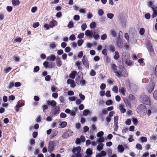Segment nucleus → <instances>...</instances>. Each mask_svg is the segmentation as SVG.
Wrapping results in <instances>:
<instances>
[{
    "label": "nucleus",
    "mask_w": 157,
    "mask_h": 157,
    "mask_svg": "<svg viewBox=\"0 0 157 157\" xmlns=\"http://www.w3.org/2000/svg\"><path fill=\"white\" fill-rule=\"evenodd\" d=\"M109 50L112 52H114L115 51L114 47L112 45H110L109 46Z\"/></svg>",
    "instance_id": "43"
},
{
    "label": "nucleus",
    "mask_w": 157,
    "mask_h": 157,
    "mask_svg": "<svg viewBox=\"0 0 157 157\" xmlns=\"http://www.w3.org/2000/svg\"><path fill=\"white\" fill-rule=\"evenodd\" d=\"M13 58L17 62H18L20 61V58L19 56L17 55H14L13 56Z\"/></svg>",
    "instance_id": "21"
},
{
    "label": "nucleus",
    "mask_w": 157,
    "mask_h": 157,
    "mask_svg": "<svg viewBox=\"0 0 157 157\" xmlns=\"http://www.w3.org/2000/svg\"><path fill=\"white\" fill-rule=\"evenodd\" d=\"M39 25V23L38 22L34 23L33 24V27L34 28L37 27Z\"/></svg>",
    "instance_id": "60"
},
{
    "label": "nucleus",
    "mask_w": 157,
    "mask_h": 157,
    "mask_svg": "<svg viewBox=\"0 0 157 157\" xmlns=\"http://www.w3.org/2000/svg\"><path fill=\"white\" fill-rule=\"evenodd\" d=\"M85 34L87 37H93L96 40H98L99 38L98 33L97 32L94 31L93 32L92 31L89 30H86L85 32Z\"/></svg>",
    "instance_id": "1"
},
{
    "label": "nucleus",
    "mask_w": 157,
    "mask_h": 157,
    "mask_svg": "<svg viewBox=\"0 0 157 157\" xmlns=\"http://www.w3.org/2000/svg\"><path fill=\"white\" fill-rule=\"evenodd\" d=\"M60 109L59 107L58 106H56L53 109V113L54 115H56L59 113Z\"/></svg>",
    "instance_id": "10"
},
{
    "label": "nucleus",
    "mask_w": 157,
    "mask_h": 157,
    "mask_svg": "<svg viewBox=\"0 0 157 157\" xmlns=\"http://www.w3.org/2000/svg\"><path fill=\"white\" fill-rule=\"evenodd\" d=\"M146 108V106L144 104H141L138 105L137 107V110L139 111H143Z\"/></svg>",
    "instance_id": "9"
},
{
    "label": "nucleus",
    "mask_w": 157,
    "mask_h": 157,
    "mask_svg": "<svg viewBox=\"0 0 157 157\" xmlns=\"http://www.w3.org/2000/svg\"><path fill=\"white\" fill-rule=\"evenodd\" d=\"M57 25V22L56 21L53 20L50 22L49 26L51 28H53Z\"/></svg>",
    "instance_id": "13"
},
{
    "label": "nucleus",
    "mask_w": 157,
    "mask_h": 157,
    "mask_svg": "<svg viewBox=\"0 0 157 157\" xmlns=\"http://www.w3.org/2000/svg\"><path fill=\"white\" fill-rule=\"evenodd\" d=\"M68 136L70 137L72 136V134L73 133V132L71 130H69L67 132H66Z\"/></svg>",
    "instance_id": "44"
},
{
    "label": "nucleus",
    "mask_w": 157,
    "mask_h": 157,
    "mask_svg": "<svg viewBox=\"0 0 157 157\" xmlns=\"http://www.w3.org/2000/svg\"><path fill=\"white\" fill-rule=\"evenodd\" d=\"M111 68L112 71L115 73L117 77L119 76V72L117 71V67L115 64H111Z\"/></svg>",
    "instance_id": "3"
},
{
    "label": "nucleus",
    "mask_w": 157,
    "mask_h": 157,
    "mask_svg": "<svg viewBox=\"0 0 157 157\" xmlns=\"http://www.w3.org/2000/svg\"><path fill=\"white\" fill-rule=\"evenodd\" d=\"M43 64L45 68H47L48 67L49 63L48 62L45 61L43 63Z\"/></svg>",
    "instance_id": "42"
},
{
    "label": "nucleus",
    "mask_w": 157,
    "mask_h": 157,
    "mask_svg": "<svg viewBox=\"0 0 157 157\" xmlns=\"http://www.w3.org/2000/svg\"><path fill=\"white\" fill-rule=\"evenodd\" d=\"M151 139L153 140L154 141H155L157 140V135H152L151 136Z\"/></svg>",
    "instance_id": "46"
},
{
    "label": "nucleus",
    "mask_w": 157,
    "mask_h": 157,
    "mask_svg": "<svg viewBox=\"0 0 157 157\" xmlns=\"http://www.w3.org/2000/svg\"><path fill=\"white\" fill-rule=\"evenodd\" d=\"M59 99L60 101L62 103V104H61V105H63L64 101V97L63 96H60L59 97Z\"/></svg>",
    "instance_id": "37"
},
{
    "label": "nucleus",
    "mask_w": 157,
    "mask_h": 157,
    "mask_svg": "<svg viewBox=\"0 0 157 157\" xmlns=\"http://www.w3.org/2000/svg\"><path fill=\"white\" fill-rule=\"evenodd\" d=\"M113 103L112 101L111 100H107L105 102V104L107 105H111Z\"/></svg>",
    "instance_id": "41"
},
{
    "label": "nucleus",
    "mask_w": 157,
    "mask_h": 157,
    "mask_svg": "<svg viewBox=\"0 0 157 157\" xmlns=\"http://www.w3.org/2000/svg\"><path fill=\"white\" fill-rule=\"evenodd\" d=\"M107 82L110 85H112L113 84L114 80L111 78L107 80Z\"/></svg>",
    "instance_id": "29"
},
{
    "label": "nucleus",
    "mask_w": 157,
    "mask_h": 157,
    "mask_svg": "<svg viewBox=\"0 0 157 157\" xmlns=\"http://www.w3.org/2000/svg\"><path fill=\"white\" fill-rule=\"evenodd\" d=\"M83 42H84V41L83 40H82V39L79 40L77 42V43H78V46H81L82 45V44L83 43Z\"/></svg>",
    "instance_id": "34"
},
{
    "label": "nucleus",
    "mask_w": 157,
    "mask_h": 157,
    "mask_svg": "<svg viewBox=\"0 0 157 157\" xmlns=\"http://www.w3.org/2000/svg\"><path fill=\"white\" fill-rule=\"evenodd\" d=\"M98 14L100 16H102L104 14V12L102 9H99L98 10Z\"/></svg>",
    "instance_id": "30"
},
{
    "label": "nucleus",
    "mask_w": 157,
    "mask_h": 157,
    "mask_svg": "<svg viewBox=\"0 0 157 157\" xmlns=\"http://www.w3.org/2000/svg\"><path fill=\"white\" fill-rule=\"evenodd\" d=\"M141 140V142L142 143L144 142H146L147 141V139L146 137H142L140 138Z\"/></svg>",
    "instance_id": "50"
},
{
    "label": "nucleus",
    "mask_w": 157,
    "mask_h": 157,
    "mask_svg": "<svg viewBox=\"0 0 157 157\" xmlns=\"http://www.w3.org/2000/svg\"><path fill=\"white\" fill-rule=\"evenodd\" d=\"M54 148V143L52 142H49L48 146V151L50 153L52 152Z\"/></svg>",
    "instance_id": "6"
},
{
    "label": "nucleus",
    "mask_w": 157,
    "mask_h": 157,
    "mask_svg": "<svg viewBox=\"0 0 157 157\" xmlns=\"http://www.w3.org/2000/svg\"><path fill=\"white\" fill-rule=\"evenodd\" d=\"M107 17L110 19H112L114 16V14L112 13H108L107 14Z\"/></svg>",
    "instance_id": "35"
},
{
    "label": "nucleus",
    "mask_w": 157,
    "mask_h": 157,
    "mask_svg": "<svg viewBox=\"0 0 157 157\" xmlns=\"http://www.w3.org/2000/svg\"><path fill=\"white\" fill-rule=\"evenodd\" d=\"M77 73V72L76 71H74L70 74L69 75V77L72 79H74Z\"/></svg>",
    "instance_id": "15"
},
{
    "label": "nucleus",
    "mask_w": 157,
    "mask_h": 157,
    "mask_svg": "<svg viewBox=\"0 0 157 157\" xmlns=\"http://www.w3.org/2000/svg\"><path fill=\"white\" fill-rule=\"evenodd\" d=\"M12 68L10 67H8L4 70V72L5 73H7L10 71L11 70Z\"/></svg>",
    "instance_id": "63"
},
{
    "label": "nucleus",
    "mask_w": 157,
    "mask_h": 157,
    "mask_svg": "<svg viewBox=\"0 0 157 157\" xmlns=\"http://www.w3.org/2000/svg\"><path fill=\"white\" fill-rule=\"evenodd\" d=\"M147 4L148 6L149 7H151L152 9V8H154V6L153 5V4L151 1H149L147 2Z\"/></svg>",
    "instance_id": "27"
},
{
    "label": "nucleus",
    "mask_w": 157,
    "mask_h": 157,
    "mask_svg": "<svg viewBox=\"0 0 157 157\" xmlns=\"http://www.w3.org/2000/svg\"><path fill=\"white\" fill-rule=\"evenodd\" d=\"M112 90L115 93H117L118 92V89L117 86H114L112 89Z\"/></svg>",
    "instance_id": "40"
},
{
    "label": "nucleus",
    "mask_w": 157,
    "mask_h": 157,
    "mask_svg": "<svg viewBox=\"0 0 157 157\" xmlns=\"http://www.w3.org/2000/svg\"><path fill=\"white\" fill-rule=\"evenodd\" d=\"M62 137L64 139H66L67 138L69 137L67 133L65 132L62 135Z\"/></svg>",
    "instance_id": "55"
},
{
    "label": "nucleus",
    "mask_w": 157,
    "mask_h": 157,
    "mask_svg": "<svg viewBox=\"0 0 157 157\" xmlns=\"http://www.w3.org/2000/svg\"><path fill=\"white\" fill-rule=\"evenodd\" d=\"M106 87V85L104 83H102L100 86V88L101 90H104Z\"/></svg>",
    "instance_id": "54"
},
{
    "label": "nucleus",
    "mask_w": 157,
    "mask_h": 157,
    "mask_svg": "<svg viewBox=\"0 0 157 157\" xmlns=\"http://www.w3.org/2000/svg\"><path fill=\"white\" fill-rule=\"evenodd\" d=\"M109 33L113 37H115L117 34V32L114 29H112L110 31Z\"/></svg>",
    "instance_id": "14"
},
{
    "label": "nucleus",
    "mask_w": 157,
    "mask_h": 157,
    "mask_svg": "<svg viewBox=\"0 0 157 157\" xmlns=\"http://www.w3.org/2000/svg\"><path fill=\"white\" fill-rule=\"evenodd\" d=\"M86 153L88 155H92L93 154L92 150L90 148H88L86 151Z\"/></svg>",
    "instance_id": "22"
},
{
    "label": "nucleus",
    "mask_w": 157,
    "mask_h": 157,
    "mask_svg": "<svg viewBox=\"0 0 157 157\" xmlns=\"http://www.w3.org/2000/svg\"><path fill=\"white\" fill-rule=\"evenodd\" d=\"M136 148L137 149L140 150L142 149V147L141 145L139 144H136Z\"/></svg>",
    "instance_id": "45"
},
{
    "label": "nucleus",
    "mask_w": 157,
    "mask_h": 157,
    "mask_svg": "<svg viewBox=\"0 0 157 157\" xmlns=\"http://www.w3.org/2000/svg\"><path fill=\"white\" fill-rule=\"evenodd\" d=\"M58 133V132L56 130H53L52 132V137H54L56 136Z\"/></svg>",
    "instance_id": "33"
},
{
    "label": "nucleus",
    "mask_w": 157,
    "mask_h": 157,
    "mask_svg": "<svg viewBox=\"0 0 157 157\" xmlns=\"http://www.w3.org/2000/svg\"><path fill=\"white\" fill-rule=\"evenodd\" d=\"M114 54L115 55L113 56V58L114 59L117 60L119 58V53L117 51H116Z\"/></svg>",
    "instance_id": "26"
},
{
    "label": "nucleus",
    "mask_w": 157,
    "mask_h": 157,
    "mask_svg": "<svg viewBox=\"0 0 157 157\" xmlns=\"http://www.w3.org/2000/svg\"><path fill=\"white\" fill-rule=\"evenodd\" d=\"M124 102L126 106H128L129 107H130L131 104L129 101L127 99L124 100Z\"/></svg>",
    "instance_id": "32"
},
{
    "label": "nucleus",
    "mask_w": 157,
    "mask_h": 157,
    "mask_svg": "<svg viewBox=\"0 0 157 157\" xmlns=\"http://www.w3.org/2000/svg\"><path fill=\"white\" fill-rule=\"evenodd\" d=\"M79 97L80 98L81 100H85V97L84 95H83L81 93H80L79 94Z\"/></svg>",
    "instance_id": "58"
},
{
    "label": "nucleus",
    "mask_w": 157,
    "mask_h": 157,
    "mask_svg": "<svg viewBox=\"0 0 157 157\" xmlns=\"http://www.w3.org/2000/svg\"><path fill=\"white\" fill-rule=\"evenodd\" d=\"M117 149L118 152L121 153L123 152L124 150V148L123 146L121 145H119L118 146Z\"/></svg>",
    "instance_id": "17"
},
{
    "label": "nucleus",
    "mask_w": 157,
    "mask_h": 157,
    "mask_svg": "<svg viewBox=\"0 0 157 157\" xmlns=\"http://www.w3.org/2000/svg\"><path fill=\"white\" fill-rule=\"evenodd\" d=\"M108 157H110L112 155V151L111 149H109L108 151Z\"/></svg>",
    "instance_id": "52"
},
{
    "label": "nucleus",
    "mask_w": 157,
    "mask_h": 157,
    "mask_svg": "<svg viewBox=\"0 0 157 157\" xmlns=\"http://www.w3.org/2000/svg\"><path fill=\"white\" fill-rule=\"evenodd\" d=\"M67 124L66 122L63 121L59 124V126L60 128H64L67 126Z\"/></svg>",
    "instance_id": "18"
},
{
    "label": "nucleus",
    "mask_w": 157,
    "mask_h": 157,
    "mask_svg": "<svg viewBox=\"0 0 157 157\" xmlns=\"http://www.w3.org/2000/svg\"><path fill=\"white\" fill-rule=\"evenodd\" d=\"M56 58L54 55H52L50 56L47 57V59L48 61H54Z\"/></svg>",
    "instance_id": "8"
},
{
    "label": "nucleus",
    "mask_w": 157,
    "mask_h": 157,
    "mask_svg": "<svg viewBox=\"0 0 157 157\" xmlns=\"http://www.w3.org/2000/svg\"><path fill=\"white\" fill-rule=\"evenodd\" d=\"M103 144L102 143L98 145L97 147V149L99 151H100L103 148Z\"/></svg>",
    "instance_id": "19"
},
{
    "label": "nucleus",
    "mask_w": 157,
    "mask_h": 157,
    "mask_svg": "<svg viewBox=\"0 0 157 157\" xmlns=\"http://www.w3.org/2000/svg\"><path fill=\"white\" fill-rule=\"evenodd\" d=\"M12 2L13 5L14 6H17L19 4V1L18 0H12Z\"/></svg>",
    "instance_id": "24"
},
{
    "label": "nucleus",
    "mask_w": 157,
    "mask_h": 157,
    "mask_svg": "<svg viewBox=\"0 0 157 157\" xmlns=\"http://www.w3.org/2000/svg\"><path fill=\"white\" fill-rule=\"evenodd\" d=\"M132 120L133 124L135 125H137L138 122L137 119L135 118H133Z\"/></svg>",
    "instance_id": "39"
},
{
    "label": "nucleus",
    "mask_w": 157,
    "mask_h": 157,
    "mask_svg": "<svg viewBox=\"0 0 157 157\" xmlns=\"http://www.w3.org/2000/svg\"><path fill=\"white\" fill-rule=\"evenodd\" d=\"M119 74L120 76L119 77H117L118 78H120L121 75L126 77L128 75V74L126 71V69L122 66L119 67Z\"/></svg>",
    "instance_id": "2"
},
{
    "label": "nucleus",
    "mask_w": 157,
    "mask_h": 157,
    "mask_svg": "<svg viewBox=\"0 0 157 157\" xmlns=\"http://www.w3.org/2000/svg\"><path fill=\"white\" fill-rule=\"evenodd\" d=\"M82 63L87 68H89V63L87 58L84 55L82 59Z\"/></svg>",
    "instance_id": "5"
},
{
    "label": "nucleus",
    "mask_w": 157,
    "mask_h": 157,
    "mask_svg": "<svg viewBox=\"0 0 157 157\" xmlns=\"http://www.w3.org/2000/svg\"><path fill=\"white\" fill-rule=\"evenodd\" d=\"M39 67L38 66H37L34 68L33 69V71L34 72H37L39 71Z\"/></svg>",
    "instance_id": "49"
},
{
    "label": "nucleus",
    "mask_w": 157,
    "mask_h": 157,
    "mask_svg": "<svg viewBox=\"0 0 157 157\" xmlns=\"http://www.w3.org/2000/svg\"><path fill=\"white\" fill-rule=\"evenodd\" d=\"M47 103L48 105H51V106L54 107L56 106L57 103L54 100H52V101H48L47 102Z\"/></svg>",
    "instance_id": "11"
},
{
    "label": "nucleus",
    "mask_w": 157,
    "mask_h": 157,
    "mask_svg": "<svg viewBox=\"0 0 157 157\" xmlns=\"http://www.w3.org/2000/svg\"><path fill=\"white\" fill-rule=\"evenodd\" d=\"M78 110V108L76 107H74L73 110H71L70 115L71 116H75L76 115V111Z\"/></svg>",
    "instance_id": "16"
},
{
    "label": "nucleus",
    "mask_w": 157,
    "mask_h": 157,
    "mask_svg": "<svg viewBox=\"0 0 157 157\" xmlns=\"http://www.w3.org/2000/svg\"><path fill=\"white\" fill-rule=\"evenodd\" d=\"M90 27L91 29H94L96 27V23L95 22H93L90 24Z\"/></svg>",
    "instance_id": "36"
},
{
    "label": "nucleus",
    "mask_w": 157,
    "mask_h": 157,
    "mask_svg": "<svg viewBox=\"0 0 157 157\" xmlns=\"http://www.w3.org/2000/svg\"><path fill=\"white\" fill-rule=\"evenodd\" d=\"M153 96L154 99L157 100V90L155 91L153 94Z\"/></svg>",
    "instance_id": "64"
},
{
    "label": "nucleus",
    "mask_w": 157,
    "mask_h": 157,
    "mask_svg": "<svg viewBox=\"0 0 157 157\" xmlns=\"http://www.w3.org/2000/svg\"><path fill=\"white\" fill-rule=\"evenodd\" d=\"M90 112V111L89 110L85 109L83 111V115L85 116H87Z\"/></svg>",
    "instance_id": "31"
},
{
    "label": "nucleus",
    "mask_w": 157,
    "mask_h": 157,
    "mask_svg": "<svg viewBox=\"0 0 157 157\" xmlns=\"http://www.w3.org/2000/svg\"><path fill=\"white\" fill-rule=\"evenodd\" d=\"M119 90L120 92L123 95H125V89L123 87H121L119 88Z\"/></svg>",
    "instance_id": "20"
},
{
    "label": "nucleus",
    "mask_w": 157,
    "mask_h": 157,
    "mask_svg": "<svg viewBox=\"0 0 157 157\" xmlns=\"http://www.w3.org/2000/svg\"><path fill=\"white\" fill-rule=\"evenodd\" d=\"M73 19L75 21H78L80 19V17L77 15H75Z\"/></svg>",
    "instance_id": "48"
},
{
    "label": "nucleus",
    "mask_w": 157,
    "mask_h": 157,
    "mask_svg": "<svg viewBox=\"0 0 157 157\" xmlns=\"http://www.w3.org/2000/svg\"><path fill=\"white\" fill-rule=\"evenodd\" d=\"M102 54L105 56H106L107 54V52L106 49L103 50L102 52Z\"/></svg>",
    "instance_id": "59"
},
{
    "label": "nucleus",
    "mask_w": 157,
    "mask_h": 157,
    "mask_svg": "<svg viewBox=\"0 0 157 157\" xmlns=\"http://www.w3.org/2000/svg\"><path fill=\"white\" fill-rule=\"evenodd\" d=\"M75 39V36L74 34L71 35L69 37V39L72 41L74 40Z\"/></svg>",
    "instance_id": "51"
},
{
    "label": "nucleus",
    "mask_w": 157,
    "mask_h": 157,
    "mask_svg": "<svg viewBox=\"0 0 157 157\" xmlns=\"http://www.w3.org/2000/svg\"><path fill=\"white\" fill-rule=\"evenodd\" d=\"M124 37L127 40L128 42H129V37L128 34L127 33H125L124 34Z\"/></svg>",
    "instance_id": "53"
},
{
    "label": "nucleus",
    "mask_w": 157,
    "mask_h": 157,
    "mask_svg": "<svg viewBox=\"0 0 157 157\" xmlns=\"http://www.w3.org/2000/svg\"><path fill=\"white\" fill-rule=\"evenodd\" d=\"M81 151V148L79 146L77 147H76L74 148L72 150L73 153L74 154L80 153Z\"/></svg>",
    "instance_id": "7"
},
{
    "label": "nucleus",
    "mask_w": 157,
    "mask_h": 157,
    "mask_svg": "<svg viewBox=\"0 0 157 157\" xmlns=\"http://www.w3.org/2000/svg\"><path fill=\"white\" fill-rule=\"evenodd\" d=\"M69 28H71L74 27L73 23L72 21H70L67 25Z\"/></svg>",
    "instance_id": "47"
},
{
    "label": "nucleus",
    "mask_w": 157,
    "mask_h": 157,
    "mask_svg": "<svg viewBox=\"0 0 157 157\" xmlns=\"http://www.w3.org/2000/svg\"><path fill=\"white\" fill-rule=\"evenodd\" d=\"M147 49L149 50L150 52H153L154 50L152 48V47L151 45V44L150 43H149L147 45Z\"/></svg>",
    "instance_id": "25"
},
{
    "label": "nucleus",
    "mask_w": 157,
    "mask_h": 157,
    "mask_svg": "<svg viewBox=\"0 0 157 157\" xmlns=\"http://www.w3.org/2000/svg\"><path fill=\"white\" fill-rule=\"evenodd\" d=\"M107 36L106 34H103L101 36V40H105L107 38Z\"/></svg>",
    "instance_id": "61"
},
{
    "label": "nucleus",
    "mask_w": 157,
    "mask_h": 157,
    "mask_svg": "<svg viewBox=\"0 0 157 157\" xmlns=\"http://www.w3.org/2000/svg\"><path fill=\"white\" fill-rule=\"evenodd\" d=\"M81 29L82 31H84L87 27V25L86 23H83L81 26Z\"/></svg>",
    "instance_id": "38"
},
{
    "label": "nucleus",
    "mask_w": 157,
    "mask_h": 157,
    "mask_svg": "<svg viewBox=\"0 0 157 157\" xmlns=\"http://www.w3.org/2000/svg\"><path fill=\"white\" fill-rule=\"evenodd\" d=\"M103 134H104L103 132L101 131H100V132H98L97 133V136L98 137H100L102 136H103Z\"/></svg>",
    "instance_id": "56"
},
{
    "label": "nucleus",
    "mask_w": 157,
    "mask_h": 157,
    "mask_svg": "<svg viewBox=\"0 0 157 157\" xmlns=\"http://www.w3.org/2000/svg\"><path fill=\"white\" fill-rule=\"evenodd\" d=\"M84 36V33H81L78 35L77 37L78 38L81 39L83 38Z\"/></svg>",
    "instance_id": "62"
},
{
    "label": "nucleus",
    "mask_w": 157,
    "mask_h": 157,
    "mask_svg": "<svg viewBox=\"0 0 157 157\" xmlns=\"http://www.w3.org/2000/svg\"><path fill=\"white\" fill-rule=\"evenodd\" d=\"M142 102L144 104L149 105L150 103V100L147 96L146 95H142Z\"/></svg>",
    "instance_id": "4"
},
{
    "label": "nucleus",
    "mask_w": 157,
    "mask_h": 157,
    "mask_svg": "<svg viewBox=\"0 0 157 157\" xmlns=\"http://www.w3.org/2000/svg\"><path fill=\"white\" fill-rule=\"evenodd\" d=\"M82 74V73L81 72H78V76L75 79L76 81H78V82H79L80 79H82V78H81L80 77L81 75Z\"/></svg>",
    "instance_id": "23"
},
{
    "label": "nucleus",
    "mask_w": 157,
    "mask_h": 157,
    "mask_svg": "<svg viewBox=\"0 0 157 157\" xmlns=\"http://www.w3.org/2000/svg\"><path fill=\"white\" fill-rule=\"evenodd\" d=\"M56 63L58 67H60L62 65V62L59 56H57L56 58Z\"/></svg>",
    "instance_id": "12"
},
{
    "label": "nucleus",
    "mask_w": 157,
    "mask_h": 157,
    "mask_svg": "<svg viewBox=\"0 0 157 157\" xmlns=\"http://www.w3.org/2000/svg\"><path fill=\"white\" fill-rule=\"evenodd\" d=\"M118 117L117 116L115 117L114 118V125H117L118 124Z\"/></svg>",
    "instance_id": "57"
},
{
    "label": "nucleus",
    "mask_w": 157,
    "mask_h": 157,
    "mask_svg": "<svg viewBox=\"0 0 157 157\" xmlns=\"http://www.w3.org/2000/svg\"><path fill=\"white\" fill-rule=\"evenodd\" d=\"M154 88V86L153 85L150 86H149L147 87V90L149 93H151L153 90Z\"/></svg>",
    "instance_id": "28"
}]
</instances>
